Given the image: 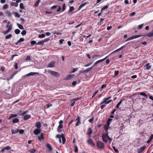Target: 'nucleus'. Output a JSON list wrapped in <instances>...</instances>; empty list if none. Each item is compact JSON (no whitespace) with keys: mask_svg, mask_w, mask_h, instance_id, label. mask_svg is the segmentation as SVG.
I'll return each instance as SVG.
<instances>
[{"mask_svg":"<svg viewBox=\"0 0 153 153\" xmlns=\"http://www.w3.org/2000/svg\"><path fill=\"white\" fill-rule=\"evenodd\" d=\"M113 149L116 152H118V150L116 149L114 147H113Z\"/></svg>","mask_w":153,"mask_h":153,"instance_id":"nucleus-63","label":"nucleus"},{"mask_svg":"<svg viewBox=\"0 0 153 153\" xmlns=\"http://www.w3.org/2000/svg\"><path fill=\"white\" fill-rule=\"evenodd\" d=\"M149 64L148 63L145 66V67H146L145 68L146 69L149 70L150 68H151V66H149Z\"/></svg>","mask_w":153,"mask_h":153,"instance_id":"nucleus-27","label":"nucleus"},{"mask_svg":"<svg viewBox=\"0 0 153 153\" xmlns=\"http://www.w3.org/2000/svg\"><path fill=\"white\" fill-rule=\"evenodd\" d=\"M92 133V131L91 129V128L89 127L88 128L87 130V134L89 136H91V133Z\"/></svg>","mask_w":153,"mask_h":153,"instance_id":"nucleus-15","label":"nucleus"},{"mask_svg":"<svg viewBox=\"0 0 153 153\" xmlns=\"http://www.w3.org/2000/svg\"><path fill=\"white\" fill-rule=\"evenodd\" d=\"M36 74L39 75V73L37 72H30L29 74H27L26 76H33Z\"/></svg>","mask_w":153,"mask_h":153,"instance_id":"nucleus-12","label":"nucleus"},{"mask_svg":"<svg viewBox=\"0 0 153 153\" xmlns=\"http://www.w3.org/2000/svg\"><path fill=\"white\" fill-rule=\"evenodd\" d=\"M17 3H15V2H12L11 3V5L12 6H14L16 7H17L18 4Z\"/></svg>","mask_w":153,"mask_h":153,"instance_id":"nucleus-33","label":"nucleus"},{"mask_svg":"<svg viewBox=\"0 0 153 153\" xmlns=\"http://www.w3.org/2000/svg\"><path fill=\"white\" fill-rule=\"evenodd\" d=\"M142 36L141 35H136L135 36H133L134 37V39L138 38L141 37Z\"/></svg>","mask_w":153,"mask_h":153,"instance_id":"nucleus-43","label":"nucleus"},{"mask_svg":"<svg viewBox=\"0 0 153 153\" xmlns=\"http://www.w3.org/2000/svg\"><path fill=\"white\" fill-rule=\"evenodd\" d=\"M26 31L25 30H23L22 31V33H21V34L23 36H24L26 34Z\"/></svg>","mask_w":153,"mask_h":153,"instance_id":"nucleus-39","label":"nucleus"},{"mask_svg":"<svg viewBox=\"0 0 153 153\" xmlns=\"http://www.w3.org/2000/svg\"><path fill=\"white\" fill-rule=\"evenodd\" d=\"M19 132L20 134H22L24 132V130L23 129H21L20 130L19 129Z\"/></svg>","mask_w":153,"mask_h":153,"instance_id":"nucleus-57","label":"nucleus"},{"mask_svg":"<svg viewBox=\"0 0 153 153\" xmlns=\"http://www.w3.org/2000/svg\"><path fill=\"white\" fill-rule=\"evenodd\" d=\"M97 145L98 147L100 149H103L104 146V143L100 141L97 142Z\"/></svg>","mask_w":153,"mask_h":153,"instance_id":"nucleus-4","label":"nucleus"},{"mask_svg":"<svg viewBox=\"0 0 153 153\" xmlns=\"http://www.w3.org/2000/svg\"><path fill=\"white\" fill-rule=\"evenodd\" d=\"M106 86V84H103L101 86V88L102 89H103L105 88Z\"/></svg>","mask_w":153,"mask_h":153,"instance_id":"nucleus-58","label":"nucleus"},{"mask_svg":"<svg viewBox=\"0 0 153 153\" xmlns=\"http://www.w3.org/2000/svg\"><path fill=\"white\" fill-rule=\"evenodd\" d=\"M143 24H142L139 25L137 27V29H141L143 27Z\"/></svg>","mask_w":153,"mask_h":153,"instance_id":"nucleus-36","label":"nucleus"},{"mask_svg":"<svg viewBox=\"0 0 153 153\" xmlns=\"http://www.w3.org/2000/svg\"><path fill=\"white\" fill-rule=\"evenodd\" d=\"M35 126L37 128L41 129L40 128L41 127V123L39 122H38L36 124Z\"/></svg>","mask_w":153,"mask_h":153,"instance_id":"nucleus-17","label":"nucleus"},{"mask_svg":"<svg viewBox=\"0 0 153 153\" xmlns=\"http://www.w3.org/2000/svg\"><path fill=\"white\" fill-rule=\"evenodd\" d=\"M25 39L23 38H20V39L18 40V42H19L20 43L21 42H23L24 41Z\"/></svg>","mask_w":153,"mask_h":153,"instance_id":"nucleus-45","label":"nucleus"},{"mask_svg":"<svg viewBox=\"0 0 153 153\" xmlns=\"http://www.w3.org/2000/svg\"><path fill=\"white\" fill-rule=\"evenodd\" d=\"M29 151L31 153H34L36 151V149H32L30 150Z\"/></svg>","mask_w":153,"mask_h":153,"instance_id":"nucleus-42","label":"nucleus"},{"mask_svg":"<svg viewBox=\"0 0 153 153\" xmlns=\"http://www.w3.org/2000/svg\"><path fill=\"white\" fill-rule=\"evenodd\" d=\"M56 137L57 138H59V140L60 143H62V141L61 140V138L62 139V143L64 144L65 142V137L64 135L63 134H62L60 135V134H57Z\"/></svg>","mask_w":153,"mask_h":153,"instance_id":"nucleus-2","label":"nucleus"},{"mask_svg":"<svg viewBox=\"0 0 153 153\" xmlns=\"http://www.w3.org/2000/svg\"><path fill=\"white\" fill-rule=\"evenodd\" d=\"M102 140L105 142H107L108 140L109 143L111 141V139L108 136L107 133L103 134L102 136Z\"/></svg>","mask_w":153,"mask_h":153,"instance_id":"nucleus-1","label":"nucleus"},{"mask_svg":"<svg viewBox=\"0 0 153 153\" xmlns=\"http://www.w3.org/2000/svg\"><path fill=\"white\" fill-rule=\"evenodd\" d=\"M45 37V35L44 34H42L39 35L38 37L39 38H44Z\"/></svg>","mask_w":153,"mask_h":153,"instance_id":"nucleus-32","label":"nucleus"},{"mask_svg":"<svg viewBox=\"0 0 153 153\" xmlns=\"http://www.w3.org/2000/svg\"><path fill=\"white\" fill-rule=\"evenodd\" d=\"M63 123V121L62 120H61L59 122V125L58 126L57 128V131L59 132H60L61 131L60 129L63 128V126L62 125Z\"/></svg>","mask_w":153,"mask_h":153,"instance_id":"nucleus-6","label":"nucleus"},{"mask_svg":"<svg viewBox=\"0 0 153 153\" xmlns=\"http://www.w3.org/2000/svg\"><path fill=\"white\" fill-rule=\"evenodd\" d=\"M17 116V114H11L10 115L8 120H10L11 118H14L16 117Z\"/></svg>","mask_w":153,"mask_h":153,"instance_id":"nucleus-20","label":"nucleus"},{"mask_svg":"<svg viewBox=\"0 0 153 153\" xmlns=\"http://www.w3.org/2000/svg\"><path fill=\"white\" fill-rule=\"evenodd\" d=\"M5 150H10L11 149V147L9 146H7L5 148H4Z\"/></svg>","mask_w":153,"mask_h":153,"instance_id":"nucleus-54","label":"nucleus"},{"mask_svg":"<svg viewBox=\"0 0 153 153\" xmlns=\"http://www.w3.org/2000/svg\"><path fill=\"white\" fill-rule=\"evenodd\" d=\"M88 4V2H84L82 4H81L79 6V8H78V10H79L80 9H81L84 6H85L87 4Z\"/></svg>","mask_w":153,"mask_h":153,"instance_id":"nucleus-16","label":"nucleus"},{"mask_svg":"<svg viewBox=\"0 0 153 153\" xmlns=\"http://www.w3.org/2000/svg\"><path fill=\"white\" fill-rule=\"evenodd\" d=\"M98 91H95V92H94V93L93 94L92 96V98H94L95 96V95L98 93Z\"/></svg>","mask_w":153,"mask_h":153,"instance_id":"nucleus-47","label":"nucleus"},{"mask_svg":"<svg viewBox=\"0 0 153 153\" xmlns=\"http://www.w3.org/2000/svg\"><path fill=\"white\" fill-rule=\"evenodd\" d=\"M92 63H93V62H90L89 63H88V64H87L86 65H85L84 66L85 67L89 66H90L91 65Z\"/></svg>","mask_w":153,"mask_h":153,"instance_id":"nucleus-44","label":"nucleus"},{"mask_svg":"<svg viewBox=\"0 0 153 153\" xmlns=\"http://www.w3.org/2000/svg\"><path fill=\"white\" fill-rule=\"evenodd\" d=\"M108 7V5H106L104 7H103L102 8V10H104L105 9H107Z\"/></svg>","mask_w":153,"mask_h":153,"instance_id":"nucleus-60","label":"nucleus"},{"mask_svg":"<svg viewBox=\"0 0 153 153\" xmlns=\"http://www.w3.org/2000/svg\"><path fill=\"white\" fill-rule=\"evenodd\" d=\"M119 72V71H114V76H117Z\"/></svg>","mask_w":153,"mask_h":153,"instance_id":"nucleus-49","label":"nucleus"},{"mask_svg":"<svg viewBox=\"0 0 153 153\" xmlns=\"http://www.w3.org/2000/svg\"><path fill=\"white\" fill-rule=\"evenodd\" d=\"M6 27L8 28L7 29H10V30L12 29V25L10 24V23L9 22H7V24L6 26Z\"/></svg>","mask_w":153,"mask_h":153,"instance_id":"nucleus-9","label":"nucleus"},{"mask_svg":"<svg viewBox=\"0 0 153 153\" xmlns=\"http://www.w3.org/2000/svg\"><path fill=\"white\" fill-rule=\"evenodd\" d=\"M18 55V54H14L12 56L11 58L12 60H13L14 59V58L15 56H17Z\"/></svg>","mask_w":153,"mask_h":153,"instance_id":"nucleus-59","label":"nucleus"},{"mask_svg":"<svg viewBox=\"0 0 153 153\" xmlns=\"http://www.w3.org/2000/svg\"><path fill=\"white\" fill-rule=\"evenodd\" d=\"M41 131V129L37 128L34 131L33 133L34 134L37 135L40 133Z\"/></svg>","mask_w":153,"mask_h":153,"instance_id":"nucleus-8","label":"nucleus"},{"mask_svg":"<svg viewBox=\"0 0 153 153\" xmlns=\"http://www.w3.org/2000/svg\"><path fill=\"white\" fill-rule=\"evenodd\" d=\"M65 4L64 3L63 4L62 6V11H64L65 10Z\"/></svg>","mask_w":153,"mask_h":153,"instance_id":"nucleus-52","label":"nucleus"},{"mask_svg":"<svg viewBox=\"0 0 153 153\" xmlns=\"http://www.w3.org/2000/svg\"><path fill=\"white\" fill-rule=\"evenodd\" d=\"M107 56H106L105 58H104L102 59H100V60H99L97 61L96 62H97V64H98L100 62H101L104 61L107 58Z\"/></svg>","mask_w":153,"mask_h":153,"instance_id":"nucleus-25","label":"nucleus"},{"mask_svg":"<svg viewBox=\"0 0 153 153\" xmlns=\"http://www.w3.org/2000/svg\"><path fill=\"white\" fill-rule=\"evenodd\" d=\"M46 42V40H44L38 42L36 44V45H42L44 44V43Z\"/></svg>","mask_w":153,"mask_h":153,"instance_id":"nucleus-11","label":"nucleus"},{"mask_svg":"<svg viewBox=\"0 0 153 153\" xmlns=\"http://www.w3.org/2000/svg\"><path fill=\"white\" fill-rule=\"evenodd\" d=\"M30 44L33 45L36 44V42L35 41H33V40L32 41H31V42H30Z\"/></svg>","mask_w":153,"mask_h":153,"instance_id":"nucleus-51","label":"nucleus"},{"mask_svg":"<svg viewBox=\"0 0 153 153\" xmlns=\"http://www.w3.org/2000/svg\"><path fill=\"white\" fill-rule=\"evenodd\" d=\"M140 94L141 95H143V96H145L146 97H147V95L145 93H144V92H141Z\"/></svg>","mask_w":153,"mask_h":153,"instance_id":"nucleus-53","label":"nucleus"},{"mask_svg":"<svg viewBox=\"0 0 153 153\" xmlns=\"http://www.w3.org/2000/svg\"><path fill=\"white\" fill-rule=\"evenodd\" d=\"M15 14L16 16L18 18H19L20 16V15L17 12H16Z\"/></svg>","mask_w":153,"mask_h":153,"instance_id":"nucleus-50","label":"nucleus"},{"mask_svg":"<svg viewBox=\"0 0 153 153\" xmlns=\"http://www.w3.org/2000/svg\"><path fill=\"white\" fill-rule=\"evenodd\" d=\"M14 32L17 34H19L20 32V30L19 29H16L15 30Z\"/></svg>","mask_w":153,"mask_h":153,"instance_id":"nucleus-28","label":"nucleus"},{"mask_svg":"<svg viewBox=\"0 0 153 153\" xmlns=\"http://www.w3.org/2000/svg\"><path fill=\"white\" fill-rule=\"evenodd\" d=\"M93 68V67L89 68L83 70L84 73H88Z\"/></svg>","mask_w":153,"mask_h":153,"instance_id":"nucleus-19","label":"nucleus"},{"mask_svg":"<svg viewBox=\"0 0 153 153\" xmlns=\"http://www.w3.org/2000/svg\"><path fill=\"white\" fill-rule=\"evenodd\" d=\"M135 13L134 12H132L130 14V16H133L135 14Z\"/></svg>","mask_w":153,"mask_h":153,"instance_id":"nucleus-62","label":"nucleus"},{"mask_svg":"<svg viewBox=\"0 0 153 153\" xmlns=\"http://www.w3.org/2000/svg\"><path fill=\"white\" fill-rule=\"evenodd\" d=\"M39 140L40 141H41L42 140L44 139V134L43 133H41L40 136L38 137Z\"/></svg>","mask_w":153,"mask_h":153,"instance_id":"nucleus-22","label":"nucleus"},{"mask_svg":"<svg viewBox=\"0 0 153 153\" xmlns=\"http://www.w3.org/2000/svg\"><path fill=\"white\" fill-rule=\"evenodd\" d=\"M11 31L10 29H7L3 33L4 34H6Z\"/></svg>","mask_w":153,"mask_h":153,"instance_id":"nucleus-35","label":"nucleus"},{"mask_svg":"<svg viewBox=\"0 0 153 153\" xmlns=\"http://www.w3.org/2000/svg\"><path fill=\"white\" fill-rule=\"evenodd\" d=\"M87 143L90 145H91L93 146H95V144L94 143L93 141L91 139H89L87 141Z\"/></svg>","mask_w":153,"mask_h":153,"instance_id":"nucleus-10","label":"nucleus"},{"mask_svg":"<svg viewBox=\"0 0 153 153\" xmlns=\"http://www.w3.org/2000/svg\"><path fill=\"white\" fill-rule=\"evenodd\" d=\"M145 36H147L148 37H150L153 36V32L149 33L148 34L145 35Z\"/></svg>","mask_w":153,"mask_h":153,"instance_id":"nucleus-21","label":"nucleus"},{"mask_svg":"<svg viewBox=\"0 0 153 153\" xmlns=\"http://www.w3.org/2000/svg\"><path fill=\"white\" fill-rule=\"evenodd\" d=\"M75 75L74 74L69 75L67 76L65 78V80H69L70 79L73 78L75 76Z\"/></svg>","mask_w":153,"mask_h":153,"instance_id":"nucleus-7","label":"nucleus"},{"mask_svg":"<svg viewBox=\"0 0 153 153\" xmlns=\"http://www.w3.org/2000/svg\"><path fill=\"white\" fill-rule=\"evenodd\" d=\"M153 138V134H152L151 135V136H150V138L149 139V140H151V141L152 140Z\"/></svg>","mask_w":153,"mask_h":153,"instance_id":"nucleus-64","label":"nucleus"},{"mask_svg":"<svg viewBox=\"0 0 153 153\" xmlns=\"http://www.w3.org/2000/svg\"><path fill=\"white\" fill-rule=\"evenodd\" d=\"M81 123L80 121H77V123H76L75 125L76 126H78Z\"/></svg>","mask_w":153,"mask_h":153,"instance_id":"nucleus-46","label":"nucleus"},{"mask_svg":"<svg viewBox=\"0 0 153 153\" xmlns=\"http://www.w3.org/2000/svg\"><path fill=\"white\" fill-rule=\"evenodd\" d=\"M146 148V146H143L140 147L139 149L138 150V153H141Z\"/></svg>","mask_w":153,"mask_h":153,"instance_id":"nucleus-14","label":"nucleus"},{"mask_svg":"<svg viewBox=\"0 0 153 153\" xmlns=\"http://www.w3.org/2000/svg\"><path fill=\"white\" fill-rule=\"evenodd\" d=\"M40 0H38L35 4L34 6L36 7L39 4V2H40Z\"/></svg>","mask_w":153,"mask_h":153,"instance_id":"nucleus-31","label":"nucleus"},{"mask_svg":"<svg viewBox=\"0 0 153 153\" xmlns=\"http://www.w3.org/2000/svg\"><path fill=\"white\" fill-rule=\"evenodd\" d=\"M75 150H74L75 152H77L78 151V147H77V146H75Z\"/></svg>","mask_w":153,"mask_h":153,"instance_id":"nucleus-55","label":"nucleus"},{"mask_svg":"<svg viewBox=\"0 0 153 153\" xmlns=\"http://www.w3.org/2000/svg\"><path fill=\"white\" fill-rule=\"evenodd\" d=\"M19 121V120L17 118L14 119L13 121V123H18Z\"/></svg>","mask_w":153,"mask_h":153,"instance_id":"nucleus-30","label":"nucleus"},{"mask_svg":"<svg viewBox=\"0 0 153 153\" xmlns=\"http://www.w3.org/2000/svg\"><path fill=\"white\" fill-rule=\"evenodd\" d=\"M55 62H52L50 63L48 65V67H53L55 66Z\"/></svg>","mask_w":153,"mask_h":153,"instance_id":"nucleus-13","label":"nucleus"},{"mask_svg":"<svg viewBox=\"0 0 153 153\" xmlns=\"http://www.w3.org/2000/svg\"><path fill=\"white\" fill-rule=\"evenodd\" d=\"M20 7L21 9H23L24 8V4L22 3H21L20 4Z\"/></svg>","mask_w":153,"mask_h":153,"instance_id":"nucleus-41","label":"nucleus"},{"mask_svg":"<svg viewBox=\"0 0 153 153\" xmlns=\"http://www.w3.org/2000/svg\"><path fill=\"white\" fill-rule=\"evenodd\" d=\"M19 131V129H17L16 130H12L11 132L12 134H15L18 133Z\"/></svg>","mask_w":153,"mask_h":153,"instance_id":"nucleus-24","label":"nucleus"},{"mask_svg":"<svg viewBox=\"0 0 153 153\" xmlns=\"http://www.w3.org/2000/svg\"><path fill=\"white\" fill-rule=\"evenodd\" d=\"M111 98V97H110L109 98H104L103 100V101L102 102L101 104H102L105 103L106 104H108L110 103L112 101L111 100H109Z\"/></svg>","mask_w":153,"mask_h":153,"instance_id":"nucleus-5","label":"nucleus"},{"mask_svg":"<svg viewBox=\"0 0 153 153\" xmlns=\"http://www.w3.org/2000/svg\"><path fill=\"white\" fill-rule=\"evenodd\" d=\"M47 147L50 150H52V148L51 146L49 144H48L47 145Z\"/></svg>","mask_w":153,"mask_h":153,"instance_id":"nucleus-40","label":"nucleus"},{"mask_svg":"<svg viewBox=\"0 0 153 153\" xmlns=\"http://www.w3.org/2000/svg\"><path fill=\"white\" fill-rule=\"evenodd\" d=\"M8 7V5L7 4H5L4 5L3 7V8L4 10H5L7 9Z\"/></svg>","mask_w":153,"mask_h":153,"instance_id":"nucleus-34","label":"nucleus"},{"mask_svg":"<svg viewBox=\"0 0 153 153\" xmlns=\"http://www.w3.org/2000/svg\"><path fill=\"white\" fill-rule=\"evenodd\" d=\"M109 126H108L106 125H105L104 126V128H105V130L106 132L107 131V130L109 129Z\"/></svg>","mask_w":153,"mask_h":153,"instance_id":"nucleus-37","label":"nucleus"},{"mask_svg":"<svg viewBox=\"0 0 153 153\" xmlns=\"http://www.w3.org/2000/svg\"><path fill=\"white\" fill-rule=\"evenodd\" d=\"M30 117H31V116L30 115H28V114L26 115H25L24 116L23 119L25 120H27L28 119H29L30 118Z\"/></svg>","mask_w":153,"mask_h":153,"instance_id":"nucleus-18","label":"nucleus"},{"mask_svg":"<svg viewBox=\"0 0 153 153\" xmlns=\"http://www.w3.org/2000/svg\"><path fill=\"white\" fill-rule=\"evenodd\" d=\"M78 70L77 68H74L73 69V71H72L71 72V73H74L76 71Z\"/></svg>","mask_w":153,"mask_h":153,"instance_id":"nucleus-61","label":"nucleus"},{"mask_svg":"<svg viewBox=\"0 0 153 153\" xmlns=\"http://www.w3.org/2000/svg\"><path fill=\"white\" fill-rule=\"evenodd\" d=\"M94 119L93 118H91V119H90L88 120V121L91 123H92L93 122V121L94 120Z\"/></svg>","mask_w":153,"mask_h":153,"instance_id":"nucleus-56","label":"nucleus"},{"mask_svg":"<svg viewBox=\"0 0 153 153\" xmlns=\"http://www.w3.org/2000/svg\"><path fill=\"white\" fill-rule=\"evenodd\" d=\"M74 10V7L73 6L70 7V9L68 11L69 13H71Z\"/></svg>","mask_w":153,"mask_h":153,"instance_id":"nucleus-29","label":"nucleus"},{"mask_svg":"<svg viewBox=\"0 0 153 153\" xmlns=\"http://www.w3.org/2000/svg\"><path fill=\"white\" fill-rule=\"evenodd\" d=\"M48 72L51 74L52 76L56 77H58L59 76V73L53 71L52 70H49L48 71Z\"/></svg>","mask_w":153,"mask_h":153,"instance_id":"nucleus-3","label":"nucleus"},{"mask_svg":"<svg viewBox=\"0 0 153 153\" xmlns=\"http://www.w3.org/2000/svg\"><path fill=\"white\" fill-rule=\"evenodd\" d=\"M6 13L8 15V16L9 17H11L12 15V14L10 12L8 11V10L7 11Z\"/></svg>","mask_w":153,"mask_h":153,"instance_id":"nucleus-38","label":"nucleus"},{"mask_svg":"<svg viewBox=\"0 0 153 153\" xmlns=\"http://www.w3.org/2000/svg\"><path fill=\"white\" fill-rule=\"evenodd\" d=\"M17 25L18 27L21 30H24V27L22 25L19 23H17Z\"/></svg>","mask_w":153,"mask_h":153,"instance_id":"nucleus-23","label":"nucleus"},{"mask_svg":"<svg viewBox=\"0 0 153 153\" xmlns=\"http://www.w3.org/2000/svg\"><path fill=\"white\" fill-rule=\"evenodd\" d=\"M121 48H119V49H117V50H116L115 51H114L112 52L111 53H113L114 52H118V51H120L121 50Z\"/></svg>","mask_w":153,"mask_h":153,"instance_id":"nucleus-48","label":"nucleus"},{"mask_svg":"<svg viewBox=\"0 0 153 153\" xmlns=\"http://www.w3.org/2000/svg\"><path fill=\"white\" fill-rule=\"evenodd\" d=\"M12 37V35L11 34H10L7 36L5 37V39H10Z\"/></svg>","mask_w":153,"mask_h":153,"instance_id":"nucleus-26","label":"nucleus"}]
</instances>
